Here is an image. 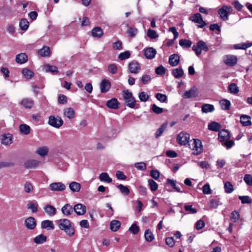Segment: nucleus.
Segmentation results:
<instances>
[{
    "mask_svg": "<svg viewBox=\"0 0 252 252\" xmlns=\"http://www.w3.org/2000/svg\"><path fill=\"white\" fill-rule=\"evenodd\" d=\"M57 223L59 228L63 231L67 236L72 237L74 235L75 229L71 225L70 220L66 219H61L57 220Z\"/></svg>",
    "mask_w": 252,
    "mask_h": 252,
    "instance_id": "1",
    "label": "nucleus"
},
{
    "mask_svg": "<svg viewBox=\"0 0 252 252\" xmlns=\"http://www.w3.org/2000/svg\"><path fill=\"white\" fill-rule=\"evenodd\" d=\"M230 138V133L226 129H222L218 133V139L220 142L227 149L230 148L234 145V142L229 140Z\"/></svg>",
    "mask_w": 252,
    "mask_h": 252,
    "instance_id": "2",
    "label": "nucleus"
},
{
    "mask_svg": "<svg viewBox=\"0 0 252 252\" xmlns=\"http://www.w3.org/2000/svg\"><path fill=\"white\" fill-rule=\"evenodd\" d=\"M189 146L194 155H198L203 151L202 143L201 141L197 139H193L190 140Z\"/></svg>",
    "mask_w": 252,
    "mask_h": 252,
    "instance_id": "3",
    "label": "nucleus"
},
{
    "mask_svg": "<svg viewBox=\"0 0 252 252\" xmlns=\"http://www.w3.org/2000/svg\"><path fill=\"white\" fill-rule=\"evenodd\" d=\"M192 49L197 56H199L201 55L202 51L207 52L209 50L206 43L202 40H199L196 44L193 45Z\"/></svg>",
    "mask_w": 252,
    "mask_h": 252,
    "instance_id": "4",
    "label": "nucleus"
},
{
    "mask_svg": "<svg viewBox=\"0 0 252 252\" xmlns=\"http://www.w3.org/2000/svg\"><path fill=\"white\" fill-rule=\"evenodd\" d=\"M123 97L128 107L131 108H133L135 107L136 101L131 92L128 90L124 91L123 92Z\"/></svg>",
    "mask_w": 252,
    "mask_h": 252,
    "instance_id": "5",
    "label": "nucleus"
},
{
    "mask_svg": "<svg viewBox=\"0 0 252 252\" xmlns=\"http://www.w3.org/2000/svg\"><path fill=\"white\" fill-rule=\"evenodd\" d=\"M232 11V8L230 6L223 5L218 11L220 18L224 21L228 20V14Z\"/></svg>",
    "mask_w": 252,
    "mask_h": 252,
    "instance_id": "6",
    "label": "nucleus"
},
{
    "mask_svg": "<svg viewBox=\"0 0 252 252\" xmlns=\"http://www.w3.org/2000/svg\"><path fill=\"white\" fill-rule=\"evenodd\" d=\"M48 124L54 127L59 128L63 124V120L59 116H50L49 117Z\"/></svg>",
    "mask_w": 252,
    "mask_h": 252,
    "instance_id": "7",
    "label": "nucleus"
},
{
    "mask_svg": "<svg viewBox=\"0 0 252 252\" xmlns=\"http://www.w3.org/2000/svg\"><path fill=\"white\" fill-rule=\"evenodd\" d=\"M189 134L187 132L182 131L177 137V141L181 145H185L189 142Z\"/></svg>",
    "mask_w": 252,
    "mask_h": 252,
    "instance_id": "8",
    "label": "nucleus"
},
{
    "mask_svg": "<svg viewBox=\"0 0 252 252\" xmlns=\"http://www.w3.org/2000/svg\"><path fill=\"white\" fill-rule=\"evenodd\" d=\"M190 20L194 23L198 24V27L199 28H202L207 25L205 21H203L201 15L200 13H196L193 15Z\"/></svg>",
    "mask_w": 252,
    "mask_h": 252,
    "instance_id": "9",
    "label": "nucleus"
},
{
    "mask_svg": "<svg viewBox=\"0 0 252 252\" xmlns=\"http://www.w3.org/2000/svg\"><path fill=\"white\" fill-rule=\"evenodd\" d=\"M49 188L52 191H62L65 189L66 187L62 182H55L50 184Z\"/></svg>",
    "mask_w": 252,
    "mask_h": 252,
    "instance_id": "10",
    "label": "nucleus"
},
{
    "mask_svg": "<svg viewBox=\"0 0 252 252\" xmlns=\"http://www.w3.org/2000/svg\"><path fill=\"white\" fill-rule=\"evenodd\" d=\"M24 224L27 229L32 230L36 227V222L33 217H29L25 220Z\"/></svg>",
    "mask_w": 252,
    "mask_h": 252,
    "instance_id": "11",
    "label": "nucleus"
},
{
    "mask_svg": "<svg viewBox=\"0 0 252 252\" xmlns=\"http://www.w3.org/2000/svg\"><path fill=\"white\" fill-rule=\"evenodd\" d=\"M40 161L36 159H28L24 163V167L26 169L36 168L39 164Z\"/></svg>",
    "mask_w": 252,
    "mask_h": 252,
    "instance_id": "12",
    "label": "nucleus"
},
{
    "mask_svg": "<svg viewBox=\"0 0 252 252\" xmlns=\"http://www.w3.org/2000/svg\"><path fill=\"white\" fill-rule=\"evenodd\" d=\"M111 87L110 82L106 79H103L100 83V90L102 93L107 92Z\"/></svg>",
    "mask_w": 252,
    "mask_h": 252,
    "instance_id": "13",
    "label": "nucleus"
},
{
    "mask_svg": "<svg viewBox=\"0 0 252 252\" xmlns=\"http://www.w3.org/2000/svg\"><path fill=\"white\" fill-rule=\"evenodd\" d=\"M198 94L197 89L195 87H193L184 94L183 97L186 98L195 97L198 96Z\"/></svg>",
    "mask_w": 252,
    "mask_h": 252,
    "instance_id": "14",
    "label": "nucleus"
},
{
    "mask_svg": "<svg viewBox=\"0 0 252 252\" xmlns=\"http://www.w3.org/2000/svg\"><path fill=\"white\" fill-rule=\"evenodd\" d=\"M224 63L228 66H233L236 63V57L233 55H226L223 57Z\"/></svg>",
    "mask_w": 252,
    "mask_h": 252,
    "instance_id": "15",
    "label": "nucleus"
},
{
    "mask_svg": "<svg viewBox=\"0 0 252 252\" xmlns=\"http://www.w3.org/2000/svg\"><path fill=\"white\" fill-rule=\"evenodd\" d=\"M73 210L78 215H83L86 211V206L82 204L79 203L74 206Z\"/></svg>",
    "mask_w": 252,
    "mask_h": 252,
    "instance_id": "16",
    "label": "nucleus"
},
{
    "mask_svg": "<svg viewBox=\"0 0 252 252\" xmlns=\"http://www.w3.org/2000/svg\"><path fill=\"white\" fill-rule=\"evenodd\" d=\"M128 68L131 73H137L140 70L139 63L135 61H132L129 63Z\"/></svg>",
    "mask_w": 252,
    "mask_h": 252,
    "instance_id": "17",
    "label": "nucleus"
},
{
    "mask_svg": "<svg viewBox=\"0 0 252 252\" xmlns=\"http://www.w3.org/2000/svg\"><path fill=\"white\" fill-rule=\"evenodd\" d=\"M180 63V57L178 54L171 55L169 58V63L172 66H177Z\"/></svg>",
    "mask_w": 252,
    "mask_h": 252,
    "instance_id": "18",
    "label": "nucleus"
},
{
    "mask_svg": "<svg viewBox=\"0 0 252 252\" xmlns=\"http://www.w3.org/2000/svg\"><path fill=\"white\" fill-rule=\"evenodd\" d=\"M156 53V50L152 47H149L144 51V55L148 59H153L155 57Z\"/></svg>",
    "mask_w": 252,
    "mask_h": 252,
    "instance_id": "19",
    "label": "nucleus"
},
{
    "mask_svg": "<svg viewBox=\"0 0 252 252\" xmlns=\"http://www.w3.org/2000/svg\"><path fill=\"white\" fill-rule=\"evenodd\" d=\"M44 210L46 214L49 216H54L57 213L56 208L50 204L46 205L44 207Z\"/></svg>",
    "mask_w": 252,
    "mask_h": 252,
    "instance_id": "20",
    "label": "nucleus"
},
{
    "mask_svg": "<svg viewBox=\"0 0 252 252\" xmlns=\"http://www.w3.org/2000/svg\"><path fill=\"white\" fill-rule=\"evenodd\" d=\"M28 58L25 53H21L16 55L15 58L16 62L19 64H23L28 61Z\"/></svg>",
    "mask_w": 252,
    "mask_h": 252,
    "instance_id": "21",
    "label": "nucleus"
},
{
    "mask_svg": "<svg viewBox=\"0 0 252 252\" xmlns=\"http://www.w3.org/2000/svg\"><path fill=\"white\" fill-rule=\"evenodd\" d=\"M73 211V208L69 204H65L61 209V211L64 216L70 215Z\"/></svg>",
    "mask_w": 252,
    "mask_h": 252,
    "instance_id": "22",
    "label": "nucleus"
},
{
    "mask_svg": "<svg viewBox=\"0 0 252 252\" xmlns=\"http://www.w3.org/2000/svg\"><path fill=\"white\" fill-rule=\"evenodd\" d=\"M63 116L68 119H72L74 117L75 112L73 108H66L63 111Z\"/></svg>",
    "mask_w": 252,
    "mask_h": 252,
    "instance_id": "23",
    "label": "nucleus"
},
{
    "mask_svg": "<svg viewBox=\"0 0 252 252\" xmlns=\"http://www.w3.org/2000/svg\"><path fill=\"white\" fill-rule=\"evenodd\" d=\"M251 117L246 115H242L240 116V123L243 126H249L252 124Z\"/></svg>",
    "mask_w": 252,
    "mask_h": 252,
    "instance_id": "24",
    "label": "nucleus"
},
{
    "mask_svg": "<svg viewBox=\"0 0 252 252\" xmlns=\"http://www.w3.org/2000/svg\"><path fill=\"white\" fill-rule=\"evenodd\" d=\"M41 227L43 229L52 230L54 228V224L51 220H44L41 222Z\"/></svg>",
    "mask_w": 252,
    "mask_h": 252,
    "instance_id": "25",
    "label": "nucleus"
},
{
    "mask_svg": "<svg viewBox=\"0 0 252 252\" xmlns=\"http://www.w3.org/2000/svg\"><path fill=\"white\" fill-rule=\"evenodd\" d=\"M49 152V149L47 146H42L38 148L35 153L37 155H39L42 157H44L46 155H47Z\"/></svg>",
    "mask_w": 252,
    "mask_h": 252,
    "instance_id": "26",
    "label": "nucleus"
},
{
    "mask_svg": "<svg viewBox=\"0 0 252 252\" xmlns=\"http://www.w3.org/2000/svg\"><path fill=\"white\" fill-rule=\"evenodd\" d=\"M99 180L103 183H110L112 181V178L106 172L101 173L99 176Z\"/></svg>",
    "mask_w": 252,
    "mask_h": 252,
    "instance_id": "27",
    "label": "nucleus"
},
{
    "mask_svg": "<svg viewBox=\"0 0 252 252\" xmlns=\"http://www.w3.org/2000/svg\"><path fill=\"white\" fill-rule=\"evenodd\" d=\"M106 105L110 108L117 109L119 108V102L116 98H113L107 101Z\"/></svg>",
    "mask_w": 252,
    "mask_h": 252,
    "instance_id": "28",
    "label": "nucleus"
},
{
    "mask_svg": "<svg viewBox=\"0 0 252 252\" xmlns=\"http://www.w3.org/2000/svg\"><path fill=\"white\" fill-rule=\"evenodd\" d=\"M215 110L213 105L210 104H204L201 106V111L203 113L213 112Z\"/></svg>",
    "mask_w": 252,
    "mask_h": 252,
    "instance_id": "29",
    "label": "nucleus"
},
{
    "mask_svg": "<svg viewBox=\"0 0 252 252\" xmlns=\"http://www.w3.org/2000/svg\"><path fill=\"white\" fill-rule=\"evenodd\" d=\"M92 34L93 37L99 38L103 35V32L100 27H95L92 30Z\"/></svg>",
    "mask_w": 252,
    "mask_h": 252,
    "instance_id": "30",
    "label": "nucleus"
},
{
    "mask_svg": "<svg viewBox=\"0 0 252 252\" xmlns=\"http://www.w3.org/2000/svg\"><path fill=\"white\" fill-rule=\"evenodd\" d=\"M2 144L9 145L12 143V136L10 134H3L1 136Z\"/></svg>",
    "mask_w": 252,
    "mask_h": 252,
    "instance_id": "31",
    "label": "nucleus"
},
{
    "mask_svg": "<svg viewBox=\"0 0 252 252\" xmlns=\"http://www.w3.org/2000/svg\"><path fill=\"white\" fill-rule=\"evenodd\" d=\"M38 204L36 201H30L27 205L28 209L31 210L32 213H36L38 211Z\"/></svg>",
    "mask_w": 252,
    "mask_h": 252,
    "instance_id": "32",
    "label": "nucleus"
},
{
    "mask_svg": "<svg viewBox=\"0 0 252 252\" xmlns=\"http://www.w3.org/2000/svg\"><path fill=\"white\" fill-rule=\"evenodd\" d=\"M221 125L216 122H212L208 124V128L212 131H218L221 128Z\"/></svg>",
    "mask_w": 252,
    "mask_h": 252,
    "instance_id": "33",
    "label": "nucleus"
},
{
    "mask_svg": "<svg viewBox=\"0 0 252 252\" xmlns=\"http://www.w3.org/2000/svg\"><path fill=\"white\" fill-rule=\"evenodd\" d=\"M21 104L25 108L30 109L33 106V102L30 98H25L22 99Z\"/></svg>",
    "mask_w": 252,
    "mask_h": 252,
    "instance_id": "34",
    "label": "nucleus"
},
{
    "mask_svg": "<svg viewBox=\"0 0 252 252\" xmlns=\"http://www.w3.org/2000/svg\"><path fill=\"white\" fill-rule=\"evenodd\" d=\"M69 188L73 192H79L81 189V185L76 182H72L69 184Z\"/></svg>",
    "mask_w": 252,
    "mask_h": 252,
    "instance_id": "35",
    "label": "nucleus"
},
{
    "mask_svg": "<svg viewBox=\"0 0 252 252\" xmlns=\"http://www.w3.org/2000/svg\"><path fill=\"white\" fill-rule=\"evenodd\" d=\"M121 222L117 220H113L110 222V228L112 231H117L121 226Z\"/></svg>",
    "mask_w": 252,
    "mask_h": 252,
    "instance_id": "36",
    "label": "nucleus"
},
{
    "mask_svg": "<svg viewBox=\"0 0 252 252\" xmlns=\"http://www.w3.org/2000/svg\"><path fill=\"white\" fill-rule=\"evenodd\" d=\"M19 130L21 133L28 135L30 133L31 127L26 124H21L19 126Z\"/></svg>",
    "mask_w": 252,
    "mask_h": 252,
    "instance_id": "37",
    "label": "nucleus"
},
{
    "mask_svg": "<svg viewBox=\"0 0 252 252\" xmlns=\"http://www.w3.org/2000/svg\"><path fill=\"white\" fill-rule=\"evenodd\" d=\"M172 74L175 78H179L184 75V71L181 67H178L172 70Z\"/></svg>",
    "mask_w": 252,
    "mask_h": 252,
    "instance_id": "38",
    "label": "nucleus"
},
{
    "mask_svg": "<svg viewBox=\"0 0 252 252\" xmlns=\"http://www.w3.org/2000/svg\"><path fill=\"white\" fill-rule=\"evenodd\" d=\"M43 70L45 72H51L52 73L58 72V67L55 65H51L49 64H47L44 65Z\"/></svg>",
    "mask_w": 252,
    "mask_h": 252,
    "instance_id": "39",
    "label": "nucleus"
},
{
    "mask_svg": "<svg viewBox=\"0 0 252 252\" xmlns=\"http://www.w3.org/2000/svg\"><path fill=\"white\" fill-rule=\"evenodd\" d=\"M220 104L221 108L223 110H228L230 106V102L225 99H222L220 101Z\"/></svg>",
    "mask_w": 252,
    "mask_h": 252,
    "instance_id": "40",
    "label": "nucleus"
},
{
    "mask_svg": "<svg viewBox=\"0 0 252 252\" xmlns=\"http://www.w3.org/2000/svg\"><path fill=\"white\" fill-rule=\"evenodd\" d=\"M22 73L25 77L29 79H31L34 76L33 72L27 68H23Z\"/></svg>",
    "mask_w": 252,
    "mask_h": 252,
    "instance_id": "41",
    "label": "nucleus"
},
{
    "mask_svg": "<svg viewBox=\"0 0 252 252\" xmlns=\"http://www.w3.org/2000/svg\"><path fill=\"white\" fill-rule=\"evenodd\" d=\"M167 123H163L161 126L157 129V130L156 132V134H155L156 137L158 138L159 136H160L162 134V133H163L164 130L166 129V128H167Z\"/></svg>",
    "mask_w": 252,
    "mask_h": 252,
    "instance_id": "42",
    "label": "nucleus"
},
{
    "mask_svg": "<svg viewBox=\"0 0 252 252\" xmlns=\"http://www.w3.org/2000/svg\"><path fill=\"white\" fill-rule=\"evenodd\" d=\"M46 237L42 234L37 236L33 239L34 242L37 244H42L44 242H45L46 241Z\"/></svg>",
    "mask_w": 252,
    "mask_h": 252,
    "instance_id": "43",
    "label": "nucleus"
},
{
    "mask_svg": "<svg viewBox=\"0 0 252 252\" xmlns=\"http://www.w3.org/2000/svg\"><path fill=\"white\" fill-rule=\"evenodd\" d=\"M38 54L41 57H47L50 54V49L47 46H44L38 51Z\"/></svg>",
    "mask_w": 252,
    "mask_h": 252,
    "instance_id": "44",
    "label": "nucleus"
},
{
    "mask_svg": "<svg viewBox=\"0 0 252 252\" xmlns=\"http://www.w3.org/2000/svg\"><path fill=\"white\" fill-rule=\"evenodd\" d=\"M179 45L183 48H189L192 45V42L189 40L182 39L179 41Z\"/></svg>",
    "mask_w": 252,
    "mask_h": 252,
    "instance_id": "45",
    "label": "nucleus"
},
{
    "mask_svg": "<svg viewBox=\"0 0 252 252\" xmlns=\"http://www.w3.org/2000/svg\"><path fill=\"white\" fill-rule=\"evenodd\" d=\"M19 26L22 30L26 31L29 27V22L26 19H23L19 23Z\"/></svg>",
    "mask_w": 252,
    "mask_h": 252,
    "instance_id": "46",
    "label": "nucleus"
},
{
    "mask_svg": "<svg viewBox=\"0 0 252 252\" xmlns=\"http://www.w3.org/2000/svg\"><path fill=\"white\" fill-rule=\"evenodd\" d=\"M33 187L31 183L29 181L25 182L24 186V190L26 193H31L33 191Z\"/></svg>",
    "mask_w": 252,
    "mask_h": 252,
    "instance_id": "47",
    "label": "nucleus"
},
{
    "mask_svg": "<svg viewBox=\"0 0 252 252\" xmlns=\"http://www.w3.org/2000/svg\"><path fill=\"white\" fill-rule=\"evenodd\" d=\"M144 236L146 240L148 242H151L154 239L153 234L149 229H147L145 231Z\"/></svg>",
    "mask_w": 252,
    "mask_h": 252,
    "instance_id": "48",
    "label": "nucleus"
},
{
    "mask_svg": "<svg viewBox=\"0 0 252 252\" xmlns=\"http://www.w3.org/2000/svg\"><path fill=\"white\" fill-rule=\"evenodd\" d=\"M147 36L151 39H155L158 37V34L156 31L149 29L147 31Z\"/></svg>",
    "mask_w": 252,
    "mask_h": 252,
    "instance_id": "49",
    "label": "nucleus"
},
{
    "mask_svg": "<svg viewBox=\"0 0 252 252\" xmlns=\"http://www.w3.org/2000/svg\"><path fill=\"white\" fill-rule=\"evenodd\" d=\"M252 46V43L248 42L237 44V49L246 50Z\"/></svg>",
    "mask_w": 252,
    "mask_h": 252,
    "instance_id": "50",
    "label": "nucleus"
},
{
    "mask_svg": "<svg viewBox=\"0 0 252 252\" xmlns=\"http://www.w3.org/2000/svg\"><path fill=\"white\" fill-rule=\"evenodd\" d=\"M148 184L150 186V189L152 191H155L157 190L158 185L157 183L152 179L148 180Z\"/></svg>",
    "mask_w": 252,
    "mask_h": 252,
    "instance_id": "51",
    "label": "nucleus"
},
{
    "mask_svg": "<svg viewBox=\"0 0 252 252\" xmlns=\"http://www.w3.org/2000/svg\"><path fill=\"white\" fill-rule=\"evenodd\" d=\"M134 166L137 170L141 171H145L147 168L146 164L144 162H136Z\"/></svg>",
    "mask_w": 252,
    "mask_h": 252,
    "instance_id": "52",
    "label": "nucleus"
},
{
    "mask_svg": "<svg viewBox=\"0 0 252 252\" xmlns=\"http://www.w3.org/2000/svg\"><path fill=\"white\" fill-rule=\"evenodd\" d=\"M155 96L158 101L162 103L165 102L167 99V96L161 93H157Z\"/></svg>",
    "mask_w": 252,
    "mask_h": 252,
    "instance_id": "53",
    "label": "nucleus"
},
{
    "mask_svg": "<svg viewBox=\"0 0 252 252\" xmlns=\"http://www.w3.org/2000/svg\"><path fill=\"white\" fill-rule=\"evenodd\" d=\"M238 198L242 204H250L252 202V199L249 196H239Z\"/></svg>",
    "mask_w": 252,
    "mask_h": 252,
    "instance_id": "54",
    "label": "nucleus"
},
{
    "mask_svg": "<svg viewBox=\"0 0 252 252\" xmlns=\"http://www.w3.org/2000/svg\"><path fill=\"white\" fill-rule=\"evenodd\" d=\"M117 188L120 189L121 193L125 195H127L129 193V190L128 188L122 184L118 185Z\"/></svg>",
    "mask_w": 252,
    "mask_h": 252,
    "instance_id": "55",
    "label": "nucleus"
},
{
    "mask_svg": "<svg viewBox=\"0 0 252 252\" xmlns=\"http://www.w3.org/2000/svg\"><path fill=\"white\" fill-rule=\"evenodd\" d=\"M151 109L155 113L157 114H161L163 111V108L158 106L155 104H153L152 105Z\"/></svg>",
    "mask_w": 252,
    "mask_h": 252,
    "instance_id": "56",
    "label": "nucleus"
},
{
    "mask_svg": "<svg viewBox=\"0 0 252 252\" xmlns=\"http://www.w3.org/2000/svg\"><path fill=\"white\" fill-rule=\"evenodd\" d=\"M149 98V95L145 92H142L139 94V98L141 101L146 102L148 100Z\"/></svg>",
    "mask_w": 252,
    "mask_h": 252,
    "instance_id": "57",
    "label": "nucleus"
},
{
    "mask_svg": "<svg viewBox=\"0 0 252 252\" xmlns=\"http://www.w3.org/2000/svg\"><path fill=\"white\" fill-rule=\"evenodd\" d=\"M244 181L247 185L252 186V176L251 174H246L244 177Z\"/></svg>",
    "mask_w": 252,
    "mask_h": 252,
    "instance_id": "58",
    "label": "nucleus"
},
{
    "mask_svg": "<svg viewBox=\"0 0 252 252\" xmlns=\"http://www.w3.org/2000/svg\"><path fill=\"white\" fill-rule=\"evenodd\" d=\"M108 70L112 74H115L118 70V67L116 64L112 63L108 65Z\"/></svg>",
    "mask_w": 252,
    "mask_h": 252,
    "instance_id": "59",
    "label": "nucleus"
},
{
    "mask_svg": "<svg viewBox=\"0 0 252 252\" xmlns=\"http://www.w3.org/2000/svg\"><path fill=\"white\" fill-rule=\"evenodd\" d=\"M224 189L225 192L228 193H231L233 191V186L229 182L225 183L224 184Z\"/></svg>",
    "mask_w": 252,
    "mask_h": 252,
    "instance_id": "60",
    "label": "nucleus"
},
{
    "mask_svg": "<svg viewBox=\"0 0 252 252\" xmlns=\"http://www.w3.org/2000/svg\"><path fill=\"white\" fill-rule=\"evenodd\" d=\"M130 56V54L128 51H125L120 53L118 58L120 60H124L129 58Z\"/></svg>",
    "mask_w": 252,
    "mask_h": 252,
    "instance_id": "61",
    "label": "nucleus"
},
{
    "mask_svg": "<svg viewBox=\"0 0 252 252\" xmlns=\"http://www.w3.org/2000/svg\"><path fill=\"white\" fill-rule=\"evenodd\" d=\"M138 30L136 28H129L127 30V33L130 37H134L137 33Z\"/></svg>",
    "mask_w": 252,
    "mask_h": 252,
    "instance_id": "62",
    "label": "nucleus"
},
{
    "mask_svg": "<svg viewBox=\"0 0 252 252\" xmlns=\"http://www.w3.org/2000/svg\"><path fill=\"white\" fill-rule=\"evenodd\" d=\"M165 72V68L162 65L158 66L156 68V73L158 75H162Z\"/></svg>",
    "mask_w": 252,
    "mask_h": 252,
    "instance_id": "63",
    "label": "nucleus"
},
{
    "mask_svg": "<svg viewBox=\"0 0 252 252\" xmlns=\"http://www.w3.org/2000/svg\"><path fill=\"white\" fill-rule=\"evenodd\" d=\"M129 231L131 232L134 234H136L139 231V228L135 224H133L129 228Z\"/></svg>",
    "mask_w": 252,
    "mask_h": 252,
    "instance_id": "64",
    "label": "nucleus"
}]
</instances>
